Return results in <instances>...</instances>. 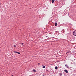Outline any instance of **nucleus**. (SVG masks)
Here are the masks:
<instances>
[{"mask_svg": "<svg viewBox=\"0 0 76 76\" xmlns=\"http://www.w3.org/2000/svg\"><path fill=\"white\" fill-rule=\"evenodd\" d=\"M73 34L74 35H75V36H76V30H75V31H74L73 32Z\"/></svg>", "mask_w": 76, "mask_h": 76, "instance_id": "nucleus-1", "label": "nucleus"}, {"mask_svg": "<svg viewBox=\"0 0 76 76\" xmlns=\"http://www.w3.org/2000/svg\"><path fill=\"white\" fill-rule=\"evenodd\" d=\"M64 72H66V73H68V71H67V70H66V69H65L64 70Z\"/></svg>", "mask_w": 76, "mask_h": 76, "instance_id": "nucleus-2", "label": "nucleus"}, {"mask_svg": "<svg viewBox=\"0 0 76 76\" xmlns=\"http://www.w3.org/2000/svg\"><path fill=\"white\" fill-rule=\"evenodd\" d=\"M15 53H17V54H20V53L19 52H18L17 51H15Z\"/></svg>", "mask_w": 76, "mask_h": 76, "instance_id": "nucleus-3", "label": "nucleus"}, {"mask_svg": "<svg viewBox=\"0 0 76 76\" xmlns=\"http://www.w3.org/2000/svg\"><path fill=\"white\" fill-rule=\"evenodd\" d=\"M33 72H36V70L35 69H33Z\"/></svg>", "mask_w": 76, "mask_h": 76, "instance_id": "nucleus-4", "label": "nucleus"}, {"mask_svg": "<svg viewBox=\"0 0 76 76\" xmlns=\"http://www.w3.org/2000/svg\"><path fill=\"white\" fill-rule=\"evenodd\" d=\"M55 26H57V23H55Z\"/></svg>", "mask_w": 76, "mask_h": 76, "instance_id": "nucleus-5", "label": "nucleus"}, {"mask_svg": "<svg viewBox=\"0 0 76 76\" xmlns=\"http://www.w3.org/2000/svg\"><path fill=\"white\" fill-rule=\"evenodd\" d=\"M55 68L56 70H57V69H58V67H57V66H56Z\"/></svg>", "mask_w": 76, "mask_h": 76, "instance_id": "nucleus-6", "label": "nucleus"}, {"mask_svg": "<svg viewBox=\"0 0 76 76\" xmlns=\"http://www.w3.org/2000/svg\"><path fill=\"white\" fill-rule=\"evenodd\" d=\"M54 0H52V3H54Z\"/></svg>", "mask_w": 76, "mask_h": 76, "instance_id": "nucleus-7", "label": "nucleus"}, {"mask_svg": "<svg viewBox=\"0 0 76 76\" xmlns=\"http://www.w3.org/2000/svg\"><path fill=\"white\" fill-rule=\"evenodd\" d=\"M59 75H60V76H61V75H62V73H60L59 74Z\"/></svg>", "mask_w": 76, "mask_h": 76, "instance_id": "nucleus-8", "label": "nucleus"}, {"mask_svg": "<svg viewBox=\"0 0 76 76\" xmlns=\"http://www.w3.org/2000/svg\"><path fill=\"white\" fill-rule=\"evenodd\" d=\"M45 67V66H42V68H43V69H44Z\"/></svg>", "mask_w": 76, "mask_h": 76, "instance_id": "nucleus-9", "label": "nucleus"}, {"mask_svg": "<svg viewBox=\"0 0 76 76\" xmlns=\"http://www.w3.org/2000/svg\"><path fill=\"white\" fill-rule=\"evenodd\" d=\"M14 47H16V45H14Z\"/></svg>", "mask_w": 76, "mask_h": 76, "instance_id": "nucleus-10", "label": "nucleus"}, {"mask_svg": "<svg viewBox=\"0 0 76 76\" xmlns=\"http://www.w3.org/2000/svg\"><path fill=\"white\" fill-rule=\"evenodd\" d=\"M70 53V51H68L67 52V53Z\"/></svg>", "mask_w": 76, "mask_h": 76, "instance_id": "nucleus-11", "label": "nucleus"}, {"mask_svg": "<svg viewBox=\"0 0 76 76\" xmlns=\"http://www.w3.org/2000/svg\"><path fill=\"white\" fill-rule=\"evenodd\" d=\"M65 66L67 67V65H66V64L65 65Z\"/></svg>", "mask_w": 76, "mask_h": 76, "instance_id": "nucleus-12", "label": "nucleus"}, {"mask_svg": "<svg viewBox=\"0 0 76 76\" xmlns=\"http://www.w3.org/2000/svg\"><path fill=\"white\" fill-rule=\"evenodd\" d=\"M67 68H68V69H69V66H67Z\"/></svg>", "mask_w": 76, "mask_h": 76, "instance_id": "nucleus-13", "label": "nucleus"}, {"mask_svg": "<svg viewBox=\"0 0 76 76\" xmlns=\"http://www.w3.org/2000/svg\"><path fill=\"white\" fill-rule=\"evenodd\" d=\"M21 45H23V43H21Z\"/></svg>", "mask_w": 76, "mask_h": 76, "instance_id": "nucleus-14", "label": "nucleus"}, {"mask_svg": "<svg viewBox=\"0 0 76 76\" xmlns=\"http://www.w3.org/2000/svg\"><path fill=\"white\" fill-rule=\"evenodd\" d=\"M46 37L47 38V37H48V36H46Z\"/></svg>", "mask_w": 76, "mask_h": 76, "instance_id": "nucleus-15", "label": "nucleus"}, {"mask_svg": "<svg viewBox=\"0 0 76 76\" xmlns=\"http://www.w3.org/2000/svg\"><path fill=\"white\" fill-rule=\"evenodd\" d=\"M42 76H45V75H42Z\"/></svg>", "mask_w": 76, "mask_h": 76, "instance_id": "nucleus-16", "label": "nucleus"}, {"mask_svg": "<svg viewBox=\"0 0 76 76\" xmlns=\"http://www.w3.org/2000/svg\"><path fill=\"white\" fill-rule=\"evenodd\" d=\"M39 64V63H38V64Z\"/></svg>", "mask_w": 76, "mask_h": 76, "instance_id": "nucleus-17", "label": "nucleus"}, {"mask_svg": "<svg viewBox=\"0 0 76 76\" xmlns=\"http://www.w3.org/2000/svg\"><path fill=\"white\" fill-rule=\"evenodd\" d=\"M67 54V52L66 53V54Z\"/></svg>", "mask_w": 76, "mask_h": 76, "instance_id": "nucleus-18", "label": "nucleus"}, {"mask_svg": "<svg viewBox=\"0 0 76 76\" xmlns=\"http://www.w3.org/2000/svg\"><path fill=\"white\" fill-rule=\"evenodd\" d=\"M11 76H13V75H12Z\"/></svg>", "mask_w": 76, "mask_h": 76, "instance_id": "nucleus-19", "label": "nucleus"}]
</instances>
